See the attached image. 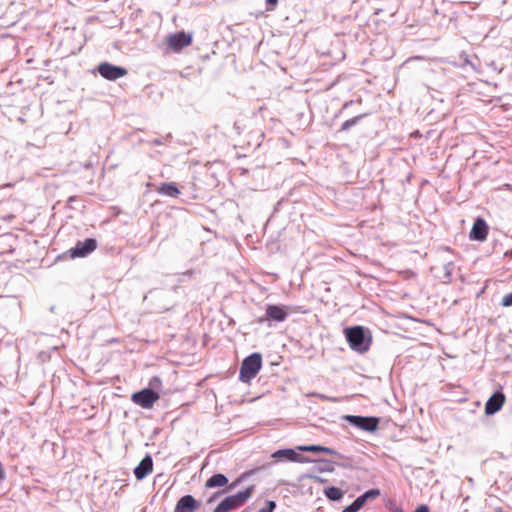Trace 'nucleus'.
Listing matches in <instances>:
<instances>
[{
  "instance_id": "9",
  "label": "nucleus",
  "mask_w": 512,
  "mask_h": 512,
  "mask_svg": "<svg viewBox=\"0 0 512 512\" xmlns=\"http://www.w3.org/2000/svg\"><path fill=\"white\" fill-rule=\"evenodd\" d=\"M97 248V241L94 238H87L83 242L78 241L77 244L69 250L71 258H82L89 255Z\"/></svg>"
},
{
  "instance_id": "3",
  "label": "nucleus",
  "mask_w": 512,
  "mask_h": 512,
  "mask_svg": "<svg viewBox=\"0 0 512 512\" xmlns=\"http://www.w3.org/2000/svg\"><path fill=\"white\" fill-rule=\"evenodd\" d=\"M254 486L247 487L244 491L238 492L222 500L213 512H229L241 507L252 495Z\"/></svg>"
},
{
  "instance_id": "15",
  "label": "nucleus",
  "mask_w": 512,
  "mask_h": 512,
  "mask_svg": "<svg viewBox=\"0 0 512 512\" xmlns=\"http://www.w3.org/2000/svg\"><path fill=\"white\" fill-rule=\"evenodd\" d=\"M156 191L163 196L171 197V198H178L181 194L180 190L176 186L175 183L169 182V183H161L157 188Z\"/></svg>"
},
{
  "instance_id": "24",
  "label": "nucleus",
  "mask_w": 512,
  "mask_h": 512,
  "mask_svg": "<svg viewBox=\"0 0 512 512\" xmlns=\"http://www.w3.org/2000/svg\"><path fill=\"white\" fill-rule=\"evenodd\" d=\"M501 305L504 306V307L512 306V292L507 294V295H505L502 298Z\"/></svg>"
},
{
  "instance_id": "5",
  "label": "nucleus",
  "mask_w": 512,
  "mask_h": 512,
  "mask_svg": "<svg viewBox=\"0 0 512 512\" xmlns=\"http://www.w3.org/2000/svg\"><path fill=\"white\" fill-rule=\"evenodd\" d=\"M158 399L159 394L151 388L142 389L131 396V401L143 409H151Z\"/></svg>"
},
{
  "instance_id": "13",
  "label": "nucleus",
  "mask_w": 512,
  "mask_h": 512,
  "mask_svg": "<svg viewBox=\"0 0 512 512\" xmlns=\"http://www.w3.org/2000/svg\"><path fill=\"white\" fill-rule=\"evenodd\" d=\"M199 506L200 503L192 495H185L177 501L174 512H195Z\"/></svg>"
},
{
  "instance_id": "25",
  "label": "nucleus",
  "mask_w": 512,
  "mask_h": 512,
  "mask_svg": "<svg viewBox=\"0 0 512 512\" xmlns=\"http://www.w3.org/2000/svg\"><path fill=\"white\" fill-rule=\"evenodd\" d=\"M414 512H429V508L427 505L423 504L418 506Z\"/></svg>"
},
{
  "instance_id": "23",
  "label": "nucleus",
  "mask_w": 512,
  "mask_h": 512,
  "mask_svg": "<svg viewBox=\"0 0 512 512\" xmlns=\"http://www.w3.org/2000/svg\"><path fill=\"white\" fill-rule=\"evenodd\" d=\"M161 379L158 376H154L150 379L149 386L151 389H156L161 385Z\"/></svg>"
},
{
  "instance_id": "10",
  "label": "nucleus",
  "mask_w": 512,
  "mask_h": 512,
  "mask_svg": "<svg viewBox=\"0 0 512 512\" xmlns=\"http://www.w3.org/2000/svg\"><path fill=\"white\" fill-rule=\"evenodd\" d=\"M488 230H489V228H488L486 221L482 218H477L474 221V224H473L472 229L469 234V238L471 240L482 242V241L486 240L487 235H488Z\"/></svg>"
},
{
  "instance_id": "2",
  "label": "nucleus",
  "mask_w": 512,
  "mask_h": 512,
  "mask_svg": "<svg viewBox=\"0 0 512 512\" xmlns=\"http://www.w3.org/2000/svg\"><path fill=\"white\" fill-rule=\"evenodd\" d=\"M262 366V356L260 353H253L246 357L240 367L239 379L243 383H249L256 375Z\"/></svg>"
},
{
  "instance_id": "11",
  "label": "nucleus",
  "mask_w": 512,
  "mask_h": 512,
  "mask_svg": "<svg viewBox=\"0 0 512 512\" xmlns=\"http://www.w3.org/2000/svg\"><path fill=\"white\" fill-rule=\"evenodd\" d=\"M272 457L275 458L277 461H288L298 463L310 462L309 459L299 454L297 450H276V452L272 454Z\"/></svg>"
},
{
  "instance_id": "8",
  "label": "nucleus",
  "mask_w": 512,
  "mask_h": 512,
  "mask_svg": "<svg viewBox=\"0 0 512 512\" xmlns=\"http://www.w3.org/2000/svg\"><path fill=\"white\" fill-rule=\"evenodd\" d=\"M288 317V312L283 306L267 305L266 313L264 316L259 317L257 322L263 324L267 321L283 322Z\"/></svg>"
},
{
  "instance_id": "28",
  "label": "nucleus",
  "mask_w": 512,
  "mask_h": 512,
  "mask_svg": "<svg viewBox=\"0 0 512 512\" xmlns=\"http://www.w3.org/2000/svg\"><path fill=\"white\" fill-rule=\"evenodd\" d=\"M278 0H266V3L272 7L276 6Z\"/></svg>"
},
{
  "instance_id": "27",
  "label": "nucleus",
  "mask_w": 512,
  "mask_h": 512,
  "mask_svg": "<svg viewBox=\"0 0 512 512\" xmlns=\"http://www.w3.org/2000/svg\"><path fill=\"white\" fill-rule=\"evenodd\" d=\"M6 477V474H5V471H4V468L2 466V464L0 463V482L3 481Z\"/></svg>"
},
{
  "instance_id": "14",
  "label": "nucleus",
  "mask_w": 512,
  "mask_h": 512,
  "mask_svg": "<svg viewBox=\"0 0 512 512\" xmlns=\"http://www.w3.org/2000/svg\"><path fill=\"white\" fill-rule=\"evenodd\" d=\"M153 470V461L150 455H146L135 467L134 475L137 480H143Z\"/></svg>"
},
{
  "instance_id": "22",
  "label": "nucleus",
  "mask_w": 512,
  "mask_h": 512,
  "mask_svg": "<svg viewBox=\"0 0 512 512\" xmlns=\"http://www.w3.org/2000/svg\"><path fill=\"white\" fill-rule=\"evenodd\" d=\"M275 507H276V503L272 500H269V501H266L265 506L262 507L261 509H259L258 512H273Z\"/></svg>"
},
{
  "instance_id": "26",
  "label": "nucleus",
  "mask_w": 512,
  "mask_h": 512,
  "mask_svg": "<svg viewBox=\"0 0 512 512\" xmlns=\"http://www.w3.org/2000/svg\"><path fill=\"white\" fill-rule=\"evenodd\" d=\"M295 448H309V449H312V448H325V447L321 446V445H300V446H296Z\"/></svg>"
},
{
  "instance_id": "31",
  "label": "nucleus",
  "mask_w": 512,
  "mask_h": 512,
  "mask_svg": "<svg viewBox=\"0 0 512 512\" xmlns=\"http://www.w3.org/2000/svg\"><path fill=\"white\" fill-rule=\"evenodd\" d=\"M318 397H320V398H322V399H324V398H325V396H324V395H318Z\"/></svg>"
},
{
  "instance_id": "29",
  "label": "nucleus",
  "mask_w": 512,
  "mask_h": 512,
  "mask_svg": "<svg viewBox=\"0 0 512 512\" xmlns=\"http://www.w3.org/2000/svg\"><path fill=\"white\" fill-rule=\"evenodd\" d=\"M315 452H326V453H333L335 450H330V449H327V450H314Z\"/></svg>"
},
{
  "instance_id": "4",
  "label": "nucleus",
  "mask_w": 512,
  "mask_h": 512,
  "mask_svg": "<svg viewBox=\"0 0 512 512\" xmlns=\"http://www.w3.org/2000/svg\"><path fill=\"white\" fill-rule=\"evenodd\" d=\"M343 419L347 421L353 427L365 431V432H374L378 429L379 426V418L377 417H368V416H358V415H345Z\"/></svg>"
},
{
  "instance_id": "12",
  "label": "nucleus",
  "mask_w": 512,
  "mask_h": 512,
  "mask_svg": "<svg viewBox=\"0 0 512 512\" xmlns=\"http://www.w3.org/2000/svg\"><path fill=\"white\" fill-rule=\"evenodd\" d=\"M505 402V395L497 391L493 393L485 404V413L487 415H493L498 412Z\"/></svg>"
},
{
  "instance_id": "21",
  "label": "nucleus",
  "mask_w": 512,
  "mask_h": 512,
  "mask_svg": "<svg viewBox=\"0 0 512 512\" xmlns=\"http://www.w3.org/2000/svg\"><path fill=\"white\" fill-rule=\"evenodd\" d=\"M443 270H444V282L448 283V282H450V280H451V275H452V263H451V262L446 263V264L443 266Z\"/></svg>"
},
{
  "instance_id": "20",
  "label": "nucleus",
  "mask_w": 512,
  "mask_h": 512,
  "mask_svg": "<svg viewBox=\"0 0 512 512\" xmlns=\"http://www.w3.org/2000/svg\"><path fill=\"white\" fill-rule=\"evenodd\" d=\"M363 503L361 502V500L358 498H356L352 504H350L349 506L345 507L342 512H358L362 507H363Z\"/></svg>"
},
{
  "instance_id": "19",
  "label": "nucleus",
  "mask_w": 512,
  "mask_h": 512,
  "mask_svg": "<svg viewBox=\"0 0 512 512\" xmlns=\"http://www.w3.org/2000/svg\"><path fill=\"white\" fill-rule=\"evenodd\" d=\"M380 495V491L378 489H371L366 491L364 494L359 496V499L363 504H365L370 499H375Z\"/></svg>"
},
{
  "instance_id": "6",
  "label": "nucleus",
  "mask_w": 512,
  "mask_h": 512,
  "mask_svg": "<svg viewBox=\"0 0 512 512\" xmlns=\"http://www.w3.org/2000/svg\"><path fill=\"white\" fill-rule=\"evenodd\" d=\"M98 73L106 80L115 81L127 75L126 68L113 65L109 62H102L97 66Z\"/></svg>"
},
{
  "instance_id": "7",
  "label": "nucleus",
  "mask_w": 512,
  "mask_h": 512,
  "mask_svg": "<svg viewBox=\"0 0 512 512\" xmlns=\"http://www.w3.org/2000/svg\"><path fill=\"white\" fill-rule=\"evenodd\" d=\"M192 33L180 31L167 37V45L174 52H180L192 43Z\"/></svg>"
},
{
  "instance_id": "17",
  "label": "nucleus",
  "mask_w": 512,
  "mask_h": 512,
  "mask_svg": "<svg viewBox=\"0 0 512 512\" xmlns=\"http://www.w3.org/2000/svg\"><path fill=\"white\" fill-rule=\"evenodd\" d=\"M324 493L325 496L332 501H338L344 496L343 491L337 487H328L324 490Z\"/></svg>"
},
{
  "instance_id": "16",
  "label": "nucleus",
  "mask_w": 512,
  "mask_h": 512,
  "mask_svg": "<svg viewBox=\"0 0 512 512\" xmlns=\"http://www.w3.org/2000/svg\"><path fill=\"white\" fill-rule=\"evenodd\" d=\"M228 483V478L224 474H215L211 476L205 486L208 488L223 487Z\"/></svg>"
},
{
  "instance_id": "18",
  "label": "nucleus",
  "mask_w": 512,
  "mask_h": 512,
  "mask_svg": "<svg viewBox=\"0 0 512 512\" xmlns=\"http://www.w3.org/2000/svg\"><path fill=\"white\" fill-rule=\"evenodd\" d=\"M365 116H367V114H360V115H357L353 118L346 120L341 125L340 131H348L351 127L357 125L360 122V120L363 119Z\"/></svg>"
},
{
  "instance_id": "1",
  "label": "nucleus",
  "mask_w": 512,
  "mask_h": 512,
  "mask_svg": "<svg viewBox=\"0 0 512 512\" xmlns=\"http://www.w3.org/2000/svg\"><path fill=\"white\" fill-rule=\"evenodd\" d=\"M346 339L352 350L364 353L368 351L371 344V337H367L362 326H354L345 329Z\"/></svg>"
},
{
  "instance_id": "30",
  "label": "nucleus",
  "mask_w": 512,
  "mask_h": 512,
  "mask_svg": "<svg viewBox=\"0 0 512 512\" xmlns=\"http://www.w3.org/2000/svg\"><path fill=\"white\" fill-rule=\"evenodd\" d=\"M395 512H404L402 509H396Z\"/></svg>"
}]
</instances>
